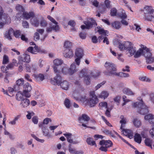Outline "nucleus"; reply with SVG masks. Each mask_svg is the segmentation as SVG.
<instances>
[{
    "label": "nucleus",
    "instance_id": "45",
    "mask_svg": "<svg viewBox=\"0 0 154 154\" xmlns=\"http://www.w3.org/2000/svg\"><path fill=\"white\" fill-rule=\"evenodd\" d=\"M88 70H87L85 69H82L80 72L79 74V76L80 77L84 78L85 75H87L88 74L87 72ZM89 75V74H88Z\"/></svg>",
    "mask_w": 154,
    "mask_h": 154
},
{
    "label": "nucleus",
    "instance_id": "41",
    "mask_svg": "<svg viewBox=\"0 0 154 154\" xmlns=\"http://www.w3.org/2000/svg\"><path fill=\"white\" fill-rule=\"evenodd\" d=\"M98 32H99L100 34L101 35L99 36V38H102L103 36H106L107 31H105L103 29H101L98 30Z\"/></svg>",
    "mask_w": 154,
    "mask_h": 154
},
{
    "label": "nucleus",
    "instance_id": "50",
    "mask_svg": "<svg viewBox=\"0 0 154 154\" xmlns=\"http://www.w3.org/2000/svg\"><path fill=\"white\" fill-rule=\"evenodd\" d=\"M123 91L125 93L128 95H134V94L133 92L129 88L125 89Z\"/></svg>",
    "mask_w": 154,
    "mask_h": 154
},
{
    "label": "nucleus",
    "instance_id": "4",
    "mask_svg": "<svg viewBox=\"0 0 154 154\" xmlns=\"http://www.w3.org/2000/svg\"><path fill=\"white\" fill-rule=\"evenodd\" d=\"M54 72L56 75V76L54 78V80L51 81V83L54 85L56 84L59 85L62 79V78L60 75V72L58 68L56 67H54Z\"/></svg>",
    "mask_w": 154,
    "mask_h": 154
},
{
    "label": "nucleus",
    "instance_id": "31",
    "mask_svg": "<svg viewBox=\"0 0 154 154\" xmlns=\"http://www.w3.org/2000/svg\"><path fill=\"white\" fill-rule=\"evenodd\" d=\"M31 24L35 27H38L39 24V21L37 18H35L31 19Z\"/></svg>",
    "mask_w": 154,
    "mask_h": 154
},
{
    "label": "nucleus",
    "instance_id": "5",
    "mask_svg": "<svg viewBox=\"0 0 154 154\" xmlns=\"http://www.w3.org/2000/svg\"><path fill=\"white\" fill-rule=\"evenodd\" d=\"M104 66L108 71L109 74L115 75L116 74V69L114 64L109 62H106L104 64Z\"/></svg>",
    "mask_w": 154,
    "mask_h": 154
},
{
    "label": "nucleus",
    "instance_id": "51",
    "mask_svg": "<svg viewBox=\"0 0 154 154\" xmlns=\"http://www.w3.org/2000/svg\"><path fill=\"white\" fill-rule=\"evenodd\" d=\"M64 47L66 49H69L72 46V43L68 41H66L64 42Z\"/></svg>",
    "mask_w": 154,
    "mask_h": 154
},
{
    "label": "nucleus",
    "instance_id": "17",
    "mask_svg": "<svg viewBox=\"0 0 154 154\" xmlns=\"http://www.w3.org/2000/svg\"><path fill=\"white\" fill-rule=\"evenodd\" d=\"M59 71L60 72V74L62 73L63 75H65L69 74V71L67 66L66 65L61 68L60 67Z\"/></svg>",
    "mask_w": 154,
    "mask_h": 154
},
{
    "label": "nucleus",
    "instance_id": "58",
    "mask_svg": "<svg viewBox=\"0 0 154 154\" xmlns=\"http://www.w3.org/2000/svg\"><path fill=\"white\" fill-rule=\"evenodd\" d=\"M153 117V115L152 114H149L145 116L144 118L145 119L148 120L149 122V120H151Z\"/></svg>",
    "mask_w": 154,
    "mask_h": 154
},
{
    "label": "nucleus",
    "instance_id": "56",
    "mask_svg": "<svg viewBox=\"0 0 154 154\" xmlns=\"http://www.w3.org/2000/svg\"><path fill=\"white\" fill-rule=\"evenodd\" d=\"M117 12V10L115 8H112L110 11V14L112 16H114L116 15Z\"/></svg>",
    "mask_w": 154,
    "mask_h": 154
},
{
    "label": "nucleus",
    "instance_id": "7",
    "mask_svg": "<svg viewBox=\"0 0 154 154\" xmlns=\"http://www.w3.org/2000/svg\"><path fill=\"white\" fill-rule=\"evenodd\" d=\"M90 20L91 21L88 20L84 22L85 25H82L81 26V28L82 29H89L92 28L93 26H97V24L95 20L92 18H91Z\"/></svg>",
    "mask_w": 154,
    "mask_h": 154
},
{
    "label": "nucleus",
    "instance_id": "59",
    "mask_svg": "<svg viewBox=\"0 0 154 154\" xmlns=\"http://www.w3.org/2000/svg\"><path fill=\"white\" fill-rule=\"evenodd\" d=\"M68 150L71 153H75V150L74 148L72 147V145L70 144L68 146Z\"/></svg>",
    "mask_w": 154,
    "mask_h": 154
},
{
    "label": "nucleus",
    "instance_id": "14",
    "mask_svg": "<svg viewBox=\"0 0 154 154\" xmlns=\"http://www.w3.org/2000/svg\"><path fill=\"white\" fill-rule=\"evenodd\" d=\"M64 56L65 57L70 58L73 55V52L70 49H66L63 53Z\"/></svg>",
    "mask_w": 154,
    "mask_h": 154
},
{
    "label": "nucleus",
    "instance_id": "13",
    "mask_svg": "<svg viewBox=\"0 0 154 154\" xmlns=\"http://www.w3.org/2000/svg\"><path fill=\"white\" fill-rule=\"evenodd\" d=\"M14 29L12 28H10L8 31L6 32L4 35V37L8 40H12V36L14 35Z\"/></svg>",
    "mask_w": 154,
    "mask_h": 154
},
{
    "label": "nucleus",
    "instance_id": "1",
    "mask_svg": "<svg viewBox=\"0 0 154 154\" xmlns=\"http://www.w3.org/2000/svg\"><path fill=\"white\" fill-rule=\"evenodd\" d=\"M133 106L134 108L139 109L138 112L141 114L144 115L149 112L148 107L142 102L140 103L138 102L134 103Z\"/></svg>",
    "mask_w": 154,
    "mask_h": 154
},
{
    "label": "nucleus",
    "instance_id": "8",
    "mask_svg": "<svg viewBox=\"0 0 154 154\" xmlns=\"http://www.w3.org/2000/svg\"><path fill=\"white\" fill-rule=\"evenodd\" d=\"M63 135L66 137L67 141L70 143L76 144L78 143L79 142L75 139V136L71 133H67L63 134Z\"/></svg>",
    "mask_w": 154,
    "mask_h": 154
},
{
    "label": "nucleus",
    "instance_id": "39",
    "mask_svg": "<svg viewBox=\"0 0 154 154\" xmlns=\"http://www.w3.org/2000/svg\"><path fill=\"white\" fill-rule=\"evenodd\" d=\"M50 25L53 28V30H54L55 32H57L60 29L57 22V23H50Z\"/></svg>",
    "mask_w": 154,
    "mask_h": 154
},
{
    "label": "nucleus",
    "instance_id": "28",
    "mask_svg": "<svg viewBox=\"0 0 154 154\" xmlns=\"http://www.w3.org/2000/svg\"><path fill=\"white\" fill-rule=\"evenodd\" d=\"M34 16V13L33 12H30L29 13L24 12L23 13V16L26 19H28Z\"/></svg>",
    "mask_w": 154,
    "mask_h": 154
},
{
    "label": "nucleus",
    "instance_id": "40",
    "mask_svg": "<svg viewBox=\"0 0 154 154\" xmlns=\"http://www.w3.org/2000/svg\"><path fill=\"white\" fill-rule=\"evenodd\" d=\"M23 96H24L23 94V92L22 93L21 91L18 92L16 95V99L19 101L21 100L24 98L23 97Z\"/></svg>",
    "mask_w": 154,
    "mask_h": 154
},
{
    "label": "nucleus",
    "instance_id": "11",
    "mask_svg": "<svg viewBox=\"0 0 154 154\" xmlns=\"http://www.w3.org/2000/svg\"><path fill=\"white\" fill-rule=\"evenodd\" d=\"M0 19L1 21L4 23H8L10 22L11 19L7 14L3 13V11L2 9L0 11Z\"/></svg>",
    "mask_w": 154,
    "mask_h": 154
},
{
    "label": "nucleus",
    "instance_id": "10",
    "mask_svg": "<svg viewBox=\"0 0 154 154\" xmlns=\"http://www.w3.org/2000/svg\"><path fill=\"white\" fill-rule=\"evenodd\" d=\"M27 50L29 52L34 54H36L37 53H43L45 52L44 50H42L40 48H38L36 45L34 46V48L32 46L29 47Z\"/></svg>",
    "mask_w": 154,
    "mask_h": 154
},
{
    "label": "nucleus",
    "instance_id": "12",
    "mask_svg": "<svg viewBox=\"0 0 154 154\" xmlns=\"http://www.w3.org/2000/svg\"><path fill=\"white\" fill-rule=\"evenodd\" d=\"M126 43L128 44V49L130 54L129 57L134 55L136 51V48L134 47L133 45L131 42H127Z\"/></svg>",
    "mask_w": 154,
    "mask_h": 154
},
{
    "label": "nucleus",
    "instance_id": "54",
    "mask_svg": "<svg viewBox=\"0 0 154 154\" xmlns=\"http://www.w3.org/2000/svg\"><path fill=\"white\" fill-rule=\"evenodd\" d=\"M139 79L142 81H145L147 82H149L151 81L150 79L146 76H140L139 78Z\"/></svg>",
    "mask_w": 154,
    "mask_h": 154
},
{
    "label": "nucleus",
    "instance_id": "26",
    "mask_svg": "<svg viewBox=\"0 0 154 154\" xmlns=\"http://www.w3.org/2000/svg\"><path fill=\"white\" fill-rule=\"evenodd\" d=\"M69 72V75H72L76 71V69L75 66V63H73L71 64L70 68L68 69Z\"/></svg>",
    "mask_w": 154,
    "mask_h": 154
},
{
    "label": "nucleus",
    "instance_id": "22",
    "mask_svg": "<svg viewBox=\"0 0 154 154\" xmlns=\"http://www.w3.org/2000/svg\"><path fill=\"white\" fill-rule=\"evenodd\" d=\"M143 49L144 50L143 55L145 57L146 59V58H148L152 56V54L149 51V49L146 47H143Z\"/></svg>",
    "mask_w": 154,
    "mask_h": 154
},
{
    "label": "nucleus",
    "instance_id": "47",
    "mask_svg": "<svg viewBox=\"0 0 154 154\" xmlns=\"http://www.w3.org/2000/svg\"><path fill=\"white\" fill-rule=\"evenodd\" d=\"M92 138L91 137H88L87 138L86 141L87 143L90 145L92 146L95 145L96 147L97 146L96 144L94 141L92 140Z\"/></svg>",
    "mask_w": 154,
    "mask_h": 154
},
{
    "label": "nucleus",
    "instance_id": "16",
    "mask_svg": "<svg viewBox=\"0 0 154 154\" xmlns=\"http://www.w3.org/2000/svg\"><path fill=\"white\" fill-rule=\"evenodd\" d=\"M123 131V134L126 136L127 137L130 139L132 138L133 137V134L132 131L129 129L122 130Z\"/></svg>",
    "mask_w": 154,
    "mask_h": 154
},
{
    "label": "nucleus",
    "instance_id": "49",
    "mask_svg": "<svg viewBox=\"0 0 154 154\" xmlns=\"http://www.w3.org/2000/svg\"><path fill=\"white\" fill-rule=\"evenodd\" d=\"M39 24L41 27H46L48 24L47 21L43 18L41 20Z\"/></svg>",
    "mask_w": 154,
    "mask_h": 154
},
{
    "label": "nucleus",
    "instance_id": "63",
    "mask_svg": "<svg viewBox=\"0 0 154 154\" xmlns=\"http://www.w3.org/2000/svg\"><path fill=\"white\" fill-rule=\"evenodd\" d=\"M27 112L28 114L26 116L27 118L29 119H30L31 118L32 116L34 115V113L33 112H30L29 111H27Z\"/></svg>",
    "mask_w": 154,
    "mask_h": 154
},
{
    "label": "nucleus",
    "instance_id": "38",
    "mask_svg": "<svg viewBox=\"0 0 154 154\" xmlns=\"http://www.w3.org/2000/svg\"><path fill=\"white\" fill-rule=\"evenodd\" d=\"M117 15L119 17L122 19H125L127 17V15L125 11L123 10H122L120 12L117 13Z\"/></svg>",
    "mask_w": 154,
    "mask_h": 154
},
{
    "label": "nucleus",
    "instance_id": "6",
    "mask_svg": "<svg viewBox=\"0 0 154 154\" xmlns=\"http://www.w3.org/2000/svg\"><path fill=\"white\" fill-rule=\"evenodd\" d=\"M23 94L26 97H29L31 96L30 92L32 89L31 85L26 82L23 85Z\"/></svg>",
    "mask_w": 154,
    "mask_h": 154
},
{
    "label": "nucleus",
    "instance_id": "24",
    "mask_svg": "<svg viewBox=\"0 0 154 154\" xmlns=\"http://www.w3.org/2000/svg\"><path fill=\"white\" fill-rule=\"evenodd\" d=\"M154 11L152 8L151 6H145L143 8V12L144 14H149Z\"/></svg>",
    "mask_w": 154,
    "mask_h": 154
},
{
    "label": "nucleus",
    "instance_id": "34",
    "mask_svg": "<svg viewBox=\"0 0 154 154\" xmlns=\"http://www.w3.org/2000/svg\"><path fill=\"white\" fill-rule=\"evenodd\" d=\"M112 27L117 29H119L121 27L120 23L118 21H115L111 24Z\"/></svg>",
    "mask_w": 154,
    "mask_h": 154
},
{
    "label": "nucleus",
    "instance_id": "15",
    "mask_svg": "<svg viewBox=\"0 0 154 154\" xmlns=\"http://www.w3.org/2000/svg\"><path fill=\"white\" fill-rule=\"evenodd\" d=\"M99 144L100 145H104L107 148L112 146V143L110 140H102L100 142Z\"/></svg>",
    "mask_w": 154,
    "mask_h": 154
},
{
    "label": "nucleus",
    "instance_id": "2",
    "mask_svg": "<svg viewBox=\"0 0 154 154\" xmlns=\"http://www.w3.org/2000/svg\"><path fill=\"white\" fill-rule=\"evenodd\" d=\"M75 89L72 94V97L76 100H78L79 99L78 97H77L78 95H77L75 96V95L82 93L84 90V89L80 85V82L79 81H76L75 82Z\"/></svg>",
    "mask_w": 154,
    "mask_h": 154
},
{
    "label": "nucleus",
    "instance_id": "25",
    "mask_svg": "<svg viewBox=\"0 0 154 154\" xmlns=\"http://www.w3.org/2000/svg\"><path fill=\"white\" fill-rule=\"evenodd\" d=\"M154 18V11L149 14H145L144 18L148 21H151Z\"/></svg>",
    "mask_w": 154,
    "mask_h": 154
},
{
    "label": "nucleus",
    "instance_id": "33",
    "mask_svg": "<svg viewBox=\"0 0 154 154\" xmlns=\"http://www.w3.org/2000/svg\"><path fill=\"white\" fill-rule=\"evenodd\" d=\"M134 140L136 142L139 144L140 143L142 140V138L140 134L137 133H136L134 136Z\"/></svg>",
    "mask_w": 154,
    "mask_h": 154
},
{
    "label": "nucleus",
    "instance_id": "18",
    "mask_svg": "<svg viewBox=\"0 0 154 154\" xmlns=\"http://www.w3.org/2000/svg\"><path fill=\"white\" fill-rule=\"evenodd\" d=\"M75 54L77 57L82 58L84 54L83 50L80 48H77L75 50Z\"/></svg>",
    "mask_w": 154,
    "mask_h": 154
},
{
    "label": "nucleus",
    "instance_id": "46",
    "mask_svg": "<svg viewBox=\"0 0 154 154\" xmlns=\"http://www.w3.org/2000/svg\"><path fill=\"white\" fill-rule=\"evenodd\" d=\"M115 75L120 76L121 77H128L129 76V74L128 73L122 72H120L119 73L116 72V74Z\"/></svg>",
    "mask_w": 154,
    "mask_h": 154
},
{
    "label": "nucleus",
    "instance_id": "48",
    "mask_svg": "<svg viewBox=\"0 0 154 154\" xmlns=\"http://www.w3.org/2000/svg\"><path fill=\"white\" fill-rule=\"evenodd\" d=\"M35 78L37 81H42L44 79V76L42 74H39L35 76Z\"/></svg>",
    "mask_w": 154,
    "mask_h": 154
},
{
    "label": "nucleus",
    "instance_id": "3",
    "mask_svg": "<svg viewBox=\"0 0 154 154\" xmlns=\"http://www.w3.org/2000/svg\"><path fill=\"white\" fill-rule=\"evenodd\" d=\"M90 97L89 101V105L91 107L94 106L98 102V99L94 91H90Z\"/></svg>",
    "mask_w": 154,
    "mask_h": 154
},
{
    "label": "nucleus",
    "instance_id": "55",
    "mask_svg": "<svg viewBox=\"0 0 154 154\" xmlns=\"http://www.w3.org/2000/svg\"><path fill=\"white\" fill-rule=\"evenodd\" d=\"M21 32L19 30L14 31V35L16 38H19L20 37Z\"/></svg>",
    "mask_w": 154,
    "mask_h": 154
},
{
    "label": "nucleus",
    "instance_id": "61",
    "mask_svg": "<svg viewBox=\"0 0 154 154\" xmlns=\"http://www.w3.org/2000/svg\"><path fill=\"white\" fill-rule=\"evenodd\" d=\"M70 101L68 99H66L64 101V104L67 108H69L70 106Z\"/></svg>",
    "mask_w": 154,
    "mask_h": 154
},
{
    "label": "nucleus",
    "instance_id": "35",
    "mask_svg": "<svg viewBox=\"0 0 154 154\" xmlns=\"http://www.w3.org/2000/svg\"><path fill=\"white\" fill-rule=\"evenodd\" d=\"M39 127L42 128L43 133L44 135L47 136L48 135L49 131L46 127L45 126L43 125H39Z\"/></svg>",
    "mask_w": 154,
    "mask_h": 154
},
{
    "label": "nucleus",
    "instance_id": "43",
    "mask_svg": "<svg viewBox=\"0 0 154 154\" xmlns=\"http://www.w3.org/2000/svg\"><path fill=\"white\" fill-rule=\"evenodd\" d=\"M84 82L87 85H89L90 84L91 80L89 75L87 74V75L85 76L84 78Z\"/></svg>",
    "mask_w": 154,
    "mask_h": 154
},
{
    "label": "nucleus",
    "instance_id": "9",
    "mask_svg": "<svg viewBox=\"0 0 154 154\" xmlns=\"http://www.w3.org/2000/svg\"><path fill=\"white\" fill-rule=\"evenodd\" d=\"M90 119V118L87 115L84 114H82L81 117H79V120L81 123H82V125L84 127L89 128L92 129H95V128L93 127L87 126L86 125L83 123V121L87 122Z\"/></svg>",
    "mask_w": 154,
    "mask_h": 154
},
{
    "label": "nucleus",
    "instance_id": "20",
    "mask_svg": "<svg viewBox=\"0 0 154 154\" xmlns=\"http://www.w3.org/2000/svg\"><path fill=\"white\" fill-rule=\"evenodd\" d=\"M53 63L54 65L53 66V69L54 70V67H56L58 68L59 71V68L60 67L59 66L61 65L63 63V61L61 59H57L54 60Z\"/></svg>",
    "mask_w": 154,
    "mask_h": 154
},
{
    "label": "nucleus",
    "instance_id": "30",
    "mask_svg": "<svg viewBox=\"0 0 154 154\" xmlns=\"http://www.w3.org/2000/svg\"><path fill=\"white\" fill-rule=\"evenodd\" d=\"M21 101V104L23 107H27L30 104V101L29 99L24 98Z\"/></svg>",
    "mask_w": 154,
    "mask_h": 154
},
{
    "label": "nucleus",
    "instance_id": "52",
    "mask_svg": "<svg viewBox=\"0 0 154 154\" xmlns=\"http://www.w3.org/2000/svg\"><path fill=\"white\" fill-rule=\"evenodd\" d=\"M146 63L148 64H151L154 62V57L152 56L148 58H146Z\"/></svg>",
    "mask_w": 154,
    "mask_h": 154
},
{
    "label": "nucleus",
    "instance_id": "29",
    "mask_svg": "<svg viewBox=\"0 0 154 154\" xmlns=\"http://www.w3.org/2000/svg\"><path fill=\"white\" fill-rule=\"evenodd\" d=\"M120 118L121 119V120L120 121V122L121 124L120 129L122 130L123 129V128H124L126 123V119L123 115L121 116Z\"/></svg>",
    "mask_w": 154,
    "mask_h": 154
},
{
    "label": "nucleus",
    "instance_id": "62",
    "mask_svg": "<svg viewBox=\"0 0 154 154\" xmlns=\"http://www.w3.org/2000/svg\"><path fill=\"white\" fill-rule=\"evenodd\" d=\"M111 2L109 0H105L104 4L106 7L107 8H110L111 7Z\"/></svg>",
    "mask_w": 154,
    "mask_h": 154
},
{
    "label": "nucleus",
    "instance_id": "53",
    "mask_svg": "<svg viewBox=\"0 0 154 154\" xmlns=\"http://www.w3.org/2000/svg\"><path fill=\"white\" fill-rule=\"evenodd\" d=\"M9 60L8 57L6 55H4L3 57L2 64H6L9 62Z\"/></svg>",
    "mask_w": 154,
    "mask_h": 154
},
{
    "label": "nucleus",
    "instance_id": "37",
    "mask_svg": "<svg viewBox=\"0 0 154 154\" xmlns=\"http://www.w3.org/2000/svg\"><path fill=\"white\" fill-rule=\"evenodd\" d=\"M133 122L134 126L137 128H138L141 125L140 121L137 118L134 119L133 121Z\"/></svg>",
    "mask_w": 154,
    "mask_h": 154
},
{
    "label": "nucleus",
    "instance_id": "64",
    "mask_svg": "<svg viewBox=\"0 0 154 154\" xmlns=\"http://www.w3.org/2000/svg\"><path fill=\"white\" fill-rule=\"evenodd\" d=\"M26 69L27 72H30L31 71V67L28 64H25Z\"/></svg>",
    "mask_w": 154,
    "mask_h": 154
},
{
    "label": "nucleus",
    "instance_id": "42",
    "mask_svg": "<svg viewBox=\"0 0 154 154\" xmlns=\"http://www.w3.org/2000/svg\"><path fill=\"white\" fill-rule=\"evenodd\" d=\"M145 143L146 145L152 148V144L153 143L152 140L150 138H146L145 140Z\"/></svg>",
    "mask_w": 154,
    "mask_h": 154
},
{
    "label": "nucleus",
    "instance_id": "19",
    "mask_svg": "<svg viewBox=\"0 0 154 154\" xmlns=\"http://www.w3.org/2000/svg\"><path fill=\"white\" fill-rule=\"evenodd\" d=\"M88 74L90 75L91 77L94 78H96L98 77L100 75V72L98 71L92 72L91 70H89L88 71Z\"/></svg>",
    "mask_w": 154,
    "mask_h": 154
},
{
    "label": "nucleus",
    "instance_id": "60",
    "mask_svg": "<svg viewBox=\"0 0 154 154\" xmlns=\"http://www.w3.org/2000/svg\"><path fill=\"white\" fill-rule=\"evenodd\" d=\"M99 105L101 107H104L105 108L108 109L107 103L106 102H101L99 104Z\"/></svg>",
    "mask_w": 154,
    "mask_h": 154
},
{
    "label": "nucleus",
    "instance_id": "32",
    "mask_svg": "<svg viewBox=\"0 0 154 154\" xmlns=\"http://www.w3.org/2000/svg\"><path fill=\"white\" fill-rule=\"evenodd\" d=\"M126 42L124 44L121 43L119 42V48L121 51H123L124 50H127L128 49V47L127 45H128V44L126 43Z\"/></svg>",
    "mask_w": 154,
    "mask_h": 154
},
{
    "label": "nucleus",
    "instance_id": "44",
    "mask_svg": "<svg viewBox=\"0 0 154 154\" xmlns=\"http://www.w3.org/2000/svg\"><path fill=\"white\" fill-rule=\"evenodd\" d=\"M24 57L22 61L25 62L29 63L31 61L30 55L27 54H25L24 55Z\"/></svg>",
    "mask_w": 154,
    "mask_h": 154
},
{
    "label": "nucleus",
    "instance_id": "57",
    "mask_svg": "<svg viewBox=\"0 0 154 154\" xmlns=\"http://www.w3.org/2000/svg\"><path fill=\"white\" fill-rule=\"evenodd\" d=\"M16 83L18 86H21L24 84V80L22 79H19L17 81Z\"/></svg>",
    "mask_w": 154,
    "mask_h": 154
},
{
    "label": "nucleus",
    "instance_id": "23",
    "mask_svg": "<svg viewBox=\"0 0 154 154\" xmlns=\"http://www.w3.org/2000/svg\"><path fill=\"white\" fill-rule=\"evenodd\" d=\"M109 94V93L107 91H103L98 95V97L100 98L105 99L108 97Z\"/></svg>",
    "mask_w": 154,
    "mask_h": 154
},
{
    "label": "nucleus",
    "instance_id": "27",
    "mask_svg": "<svg viewBox=\"0 0 154 154\" xmlns=\"http://www.w3.org/2000/svg\"><path fill=\"white\" fill-rule=\"evenodd\" d=\"M69 83L66 81H63L60 83L61 87L63 89L67 90L69 87Z\"/></svg>",
    "mask_w": 154,
    "mask_h": 154
},
{
    "label": "nucleus",
    "instance_id": "21",
    "mask_svg": "<svg viewBox=\"0 0 154 154\" xmlns=\"http://www.w3.org/2000/svg\"><path fill=\"white\" fill-rule=\"evenodd\" d=\"M143 49L144 50L143 55L145 57L146 59V58H148L152 56V54L149 51V49L146 47H143Z\"/></svg>",
    "mask_w": 154,
    "mask_h": 154
},
{
    "label": "nucleus",
    "instance_id": "36",
    "mask_svg": "<svg viewBox=\"0 0 154 154\" xmlns=\"http://www.w3.org/2000/svg\"><path fill=\"white\" fill-rule=\"evenodd\" d=\"M143 49L140 48L137 51H136L134 55V57L135 58H137L139 57L142 54L143 55Z\"/></svg>",
    "mask_w": 154,
    "mask_h": 154
}]
</instances>
